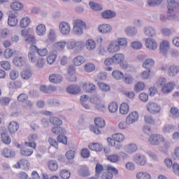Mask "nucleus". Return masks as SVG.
Wrapping results in <instances>:
<instances>
[{
    "label": "nucleus",
    "mask_w": 179,
    "mask_h": 179,
    "mask_svg": "<svg viewBox=\"0 0 179 179\" xmlns=\"http://www.w3.org/2000/svg\"><path fill=\"white\" fill-rule=\"evenodd\" d=\"M134 162L136 164L145 166V164H146V158L143 155L137 154L134 157Z\"/></svg>",
    "instance_id": "nucleus-16"
},
{
    "label": "nucleus",
    "mask_w": 179,
    "mask_h": 179,
    "mask_svg": "<svg viewBox=\"0 0 179 179\" xmlns=\"http://www.w3.org/2000/svg\"><path fill=\"white\" fill-rule=\"evenodd\" d=\"M89 149L95 152H101L103 150V145L99 143H92L89 144Z\"/></svg>",
    "instance_id": "nucleus-23"
},
{
    "label": "nucleus",
    "mask_w": 179,
    "mask_h": 179,
    "mask_svg": "<svg viewBox=\"0 0 179 179\" xmlns=\"http://www.w3.org/2000/svg\"><path fill=\"white\" fill-rule=\"evenodd\" d=\"M145 45L149 50H156L157 48V42L152 38H147L145 41Z\"/></svg>",
    "instance_id": "nucleus-19"
},
{
    "label": "nucleus",
    "mask_w": 179,
    "mask_h": 179,
    "mask_svg": "<svg viewBox=\"0 0 179 179\" xmlns=\"http://www.w3.org/2000/svg\"><path fill=\"white\" fill-rule=\"evenodd\" d=\"M87 27L86 22L81 20H75L73 22V32L74 34H83V30Z\"/></svg>",
    "instance_id": "nucleus-2"
},
{
    "label": "nucleus",
    "mask_w": 179,
    "mask_h": 179,
    "mask_svg": "<svg viewBox=\"0 0 179 179\" xmlns=\"http://www.w3.org/2000/svg\"><path fill=\"white\" fill-rule=\"evenodd\" d=\"M120 113H129V105L125 102L120 104Z\"/></svg>",
    "instance_id": "nucleus-59"
},
{
    "label": "nucleus",
    "mask_w": 179,
    "mask_h": 179,
    "mask_svg": "<svg viewBox=\"0 0 179 179\" xmlns=\"http://www.w3.org/2000/svg\"><path fill=\"white\" fill-rule=\"evenodd\" d=\"M48 167L51 171H57L58 170V163L57 161L50 160L48 162Z\"/></svg>",
    "instance_id": "nucleus-44"
},
{
    "label": "nucleus",
    "mask_w": 179,
    "mask_h": 179,
    "mask_svg": "<svg viewBox=\"0 0 179 179\" xmlns=\"http://www.w3.org/2000/svg\"><path fill=\"white\" fill-rule=\"evenodd\" d=\"M1 141L3 143H5L6 145H10V137L5 133L1 134Z\"/></svg>",
    "instance_id": "nucleus-56"
},
{
    "label": "nucleus",
    "mask_w": 179,
    "mask_h": 179,
    "mask_svg": "<svg viewBox=\"0 0 179 179\" xmlns=\"http://www.w3.org/2000/svg\"><path fill=\"white\" fill-rule=\"evenodd\" d=\"M57 51L52 50L50 52L49 55L47 57V62L49 64V65H52L55 61H57Z\"/></svg>",
    "instance_id": "nucleus-18"
},
{
    "label": "nucleus",
    "mask_w": 179,
    "mask_h": 179,
    "mask_svg": "<svg viewBox=\"0 0 179 179\" xmlns=\"http://www.w3.org/2000/svg\"><path fill=\"white\" fill-rule=\"evenodd\" d=\"M10 34V31L8 29H3L0 30V37L1 38H6Z\"/></svg>",
    "instance_id": "nucleus-64"
},
{
    "label": "nucleus",
    "mask_w": 179,
    "mask_h": 179,
    "mask_svg": "<svg viewBox=\"0 0 179 179\" xmlns=\"http://www.w3.org/2000/svg\"><path fill=\"white\" fill-rule=\"evenodd\" d=\"M167 9H168V13L170 15L172 13L174 12V9L177 8V2L174 0H167Z\"/></svg>",
    "instance_id": "nucleus-20"
},
{
    "label": "nucleus",
    "mask_w": 179,
    "mask_h": 179,
    "mask_svg": "<svg viewBox=\"0 0 179 179\" xmlns=\"http://www.w3.org/2000/svg\"><path fill=\"white\" fill-rule=\"evenodd\" d=\"M18 130H19V124L17 122L13 121L10 122L8 125V131L10 134H15L17 132Z\"/></svg>",
    "instance_id": "nucleus-21"
},
{
    "label": "nucleus",
    "mask_w": 179,
    "mask_h": 179,
    "mask_svg": "<svg viewBox=\"0 0 179 179\" xmlns=\"http://www.w3.org/2000/svg\"><path fill=\"white\" fill-rule=\"evenodd\" d=\"M136 150H138V145H136V144H129L126 148V152L127 153H129L130 155L134 153V152H136Z\"/></svg>",
    "instance_id": "nucleus-50"
},
{
    "label": "nucleus",
    "mask_w": 179,
    "mask_h": 179,
    "mask_svg": "<svg viewBox=\"0 0 179 179\" xmlns=\"http://www.w3.org/2000/svg\"><path fill=\"white\" fill-rule=\"evenodd\" d=\"M49 120L52 125H55L56 127H61L62 125V121L58 117H50Z\"/></svg>",
    "instance_id": "nucleus-40"
},
{
    "label": "nucleus",
    "mask_w": 179,
    "mask_h": 179,
    "mask_svg": "<svg viewBox=\"0 0 179 179\" xmlns=\"http://www.w3.org/2000/svg\"><path fill=\"white\" fill-rule=\"evenodd\" d=\"M98 87H99V89H101V90H102L103 92H110V85L104 83H101L99 82L97 83Z\"/></svg>",
    "instance_id": "nucleus-53"
},
{
    "label": "nucleus",
    "mask_w": 179,
    "mask_h": 179,
    "mask_svg": "<svg viewBox=\"0 0 179 179\" xmlns=\"http://www.w3.org/2000/svg\"><path fill=\"white\" fill-rule=\"evenodd\" d=\"M10 8L13 10L19 11L23 9V4L20 2L14 1L11 3Z\"/></svg>",
    "instance_id": "nucleus-37"
},
{
    "label": "nucleus",
    "mask_w": 179,
    "mask_h": 179,
    "mask_svg": "<svg viewBox=\"0 0 179 179\" xmlns=\"http://www.w3.org/2000/svg\"><path fill=\"white\" fill-rule=\"evenodd\" d=\"M145 90V83L142 82L137 83L134 86L135 92H142Z\"/></svg>",
    "instance_id": "nucleus-61"
},
{
    "label": "nucleus",
    "mask_w": 179,
    "mask_h": 179,
    "mask_svg": "<svg viewBox=\"0 0 179 179\" xmlns=\"http://www.w3.org/2000/svg\"><path fill=\"white\" fill-rule=\"evenodd\" d=\"M90 100L93 104H100L101 103V98L97 94L91 96Z\"/></svg>",
    "instance_id": "nucleus-58"
},
{
    "label": "nucleus",
    "mask_w": 179,
    "mask_h": 179,
    "mask_svg": "<svg viewBox=\"0 0 179 179\" xmlns=\"http://www.w3.org/2000/svg\"><path fill=\"white\" fill-rule=\"evenodd\" d=\"M166 83H167V78L164 77L159 78L156 82V85L157 87H163V86H165Z\"/></svg>",
    "instance_id": "nucleus-55"
},
{
    "label": "nucleus",
    "mask_w": 179,
    "mask_h": 179,
    "mask_svg": "<svg viewBox=\"0 0 179 179\" xmlns=\"http://www.w3.org/2000/svg\"><path fill=\"white\" fill-rule=\"evenodd\" d=\"M98 30L99 33H102L103 34H107V33H110L113 28L111 25L108 24H102L99 26Z\"/></svg>",
    "instance_id": "nucleus-15"
},
{
    "label": "nucleus",
    "mask_w": 179,
    "mask_h": 179,
    "mask_svg": "<svg viewBox=\"0 0 179 179\" xmlns=\"http://www.w3.org/2000/svg\"><path fill=\"white\" fill-rule=\"evenodd\" d=\"M145 34L148 37H153L156 34V30L150 27H145Z\"/></svg>",
    "instance_id": "nucleus-48"
},
{
    "label": "nucleus",
    "mask_w": 179,
    "mask_h": 179,
    "mask_svg": "<svg viewBox=\"0 0 179 179\" xmlns=\"http://www.w3.org/2000/svg\"><path fill=\"white\" fill-rule=\"evenodd\" d=\"M107 142L108 143V145H110V146H115L116 149H121L122 148V145L121 143L117 144V141H115V140H114V138H111L110 137H108L107 138Z\"/></svg>",
    "instance_id": "nucleus-45"
},
{
    "label": "nucleus",
    "mask_w": 179,
    "mask_h": 179,
    "mask_svg": "<svg viewBox=\"0 0 179 179\" xmlns=\"http://www.w3.org/2000/svg\"><path fill=\"white\" fill-rule=\"evenodd\" d=\"M94 124L97 128H104L106 127V120L101 117H96L94 119Z\"/></svg>",
    "instance_id": "nucleus-35"
},
{
    "label": "nucleus",
    "mask_w": 179,
    "mask_h": 179,
    "mask_svg": "<svg viewBox=\"0 0 179 179\" xmlns=\"http://www.w3.org/2000/svg\"><path fill=\"white\" fill-rule=\"evenodd\" d=\"M16 54V50H13L12 48H6L3 52V57L6 59H9V58H12L13 55Z\"/></svg>",
    "instance_id": "nucleus-29"
},
{
    "label": "nucleus",
    "mask_w": 179,
    "mask_h": 179,
    "mask_svg": "<svg viewBox=\"0 0 179 179\" xmlns=\"http://www.w3.org/2000/svg\"><path fill=\"white\" fill-rule=\"evenodd\" d=\"M67 93L70 94H78L80 93V87L78 85H70L66 89Z\"/></svg>",
    "instance_id": "nucleus-22"
},
{
    "label": "nucleus",
    "mask_w": 179,
    "mask_h": 179,
    "mask_svg": "<svg viewBox=\"0 0 179 179\" xmlns=\"http://www.w3.org/2000/svg\"><path fill=\"white\" fill-rule=\"evenodd\" d=\"M160 69L162 72H167L169 76H176L179 73V67L176 65L168 66L167 64H163Z\"/></svg>",
    "instance_id": "nucleus-3"
},
{
    "label": "nucleus",
    "mask_w": 179,
    "mask_h": 179,
    "mask_svg": "<svg viewBox=\"0 0 179 179\" xmlns=\"http://www.w3.org/2000/svg\"><path fill=\"white\" fill-rule=\"evenodd\" d=\"M29 165L30 164L28 160L21 159L17 162L16 164L13 165V167H15V169H23L24 170H27V169H29Z\"/></svg>",
    "instance_id": "nucleus-13"
},
{
    "label": "nucleus",
    "mask_w": 179,
    "mask_h": 179,
    "mask_svg": "<svg viewBox=\"0 0 179 179\" xmlns=\"http://www.w3.org/2000/svg\"><path fill=\"white\" fill-rule=\"evenodd\" d=\"M8 23L9 26L15 27L18 23L17 14L13 11H10L8 15Z\"/></svg>",
    "instance_id": "nucleus-8"
},
{
    "label": "nucleus",
    "mask_w": 179,
    "mask_h": 179,
    "mask_svg": "<svg viewBox=\"0 0 179 179\" xmlns=\"http://www.w3.org/2000/svg\"><path fill=\"white\" fill-rule=\"evenodd\" d=\"M174 89H176V83L171 81L164 85L161 89V92L164 94H169V93H171Z\"/></svg>",
    "instance_id": "nucleus-6"
},
{
    "label": "nucleus",
    "mask_w": 179,
    "mask_h": 179,
    "mask_svg": "<svg viewBox=\"0 0 179 179\" xmlns=\"http://www.w3.org/2000/svg\"><path fill=\"white\" fill-rule=\"evenodd\" d=\"M84 69L87 73H91V72H94V71H95L96 65L93 63L88 62L85 64Z\"/></svg>",
    "instance_id": "nucleus-34"
},
{
    "label": "nucleus",
    "mask_w": 179,
    "mask_h": 179,
    "mask_svg": "<svg viewBox=\"0 0 179 179\" xmlns=\"http://www.w3.org/2000/svg\"><path fill=\"white\" fill-rule=\"evenodd\" d=\"M112 76L116 80H121L124 78V73L119 70H115L112 72Z\"/></svg>",
    "instance_id": "nucleus-39"
},
{
    "label": "nucleus",
    "mask_w": 179,
    "mask_h": 179,
    "mask_svg": "<svg viewBox=\"0 0 179 179\" xmlns=\"http://www.w3.org/2000/svg\"><path fill=\"white\" fill-rule=\"evenodd\" d=\"M85 47L88 51H93L96 48V42L93 39H88L85 43Z\"/></svg>",
    "instance_id": "nucleus-28"
},
{
    "label": "nucleus",
    "mask_w": 179,
    "mask_h": 179,
    "mask_svg": "<svg viewBox=\"0 0 179 179\" xmlns=\"http://www.w3.org/2000/svg\"><path fill=\"white\" fill-rule=\"evenodd\" d=\"M85 62H86V59H85V57L82 55L76 56L73 59L74 66H80V65H83Z\"/></svg>",
    "instance_id": "nucleus-17"
},
{
    "label": "nucleus",
    "mask_w": 179,
    "mask_h": 179,
    "mask_svg": "<svg viewBox=\"0 0 179 179\" xmlns=\"http://www.w3.org/2000/svg\"><path fill=\"white\" fill-rule=\"evenodd\" d=\"M31 50H34V51H36V53L40 57H45L48 54V50L47 48H38L36 45H31L30 47Z\"/></svg>",
    "instance_id": "nucleus-14"
},
{
    "label": "nucleus",
    "mask_w": 179,
    "mask_h": 179,
    "mask_svg": "<svg viewBox=\"0 0 179 179\" xmlns=\"http://www.w3.org/2000/svg\"><path fill=\"white\" fill-rule=\"evenodd\" d=\"M33 73L31 71L30 69H24L21 73V77L22 78V79L27 80L28 79H30Z\"/></svg>",
    "instance_id": "nucleus-42"
},
{
    "label": "nucleus",
    "mask_w": 179,
    "mask_h": 179,
    "mask_svg": "<svg viewBox=\"0 0 179 179\" xmlns=\"http://www.w3.org/2000/svg\"><path fill=\"white\" fill-rule=\"evenodd\" d=\"M110 113H117L118 111V103L117 102H111L108 105Z\"/></svg>",
    "instance_id": "nucleus-49"
},
{
    "label": "nucleus",
    "mask_w": 179,
    "mask_h": 179,
    "mask_svg": "<svg viewBox=\"0 0 179 179\" xmlns=\"http://www.w3.org/2000/svg\"><path fill=\"white\" fill-rule=\"evenodd\" d=\"M66 47V42L65 41H59L54 44V48L57 50V51H62L65 50Z\"/></svg>",
    "instance_id": "nucleus-36"
},
{
    "label": "nucleus",
    "mask_w": 179,
    "mask_h": 179,
    "mask_svg": "<svg viewBox=\"0 0 179 179\" xmlns=\"http://www.w3.org/2000/svg\"><path fill=\"white\" fill-rule=\"evenodd\" d=\"M1 155L4 157L8 158V157H15L16 154H15V151L10 150V149L4 148L2 150Z\"/></svg>",
    "instance_id": "nucleus-27"
},
{
    "label": "nucleus",
    "mask_w": 179,
    "mask_h": 179,
    "mask_svg": "<svg viewBox=\"0 0 179 179\" xmlns=\"http://www.w3.org/2000/svg\"><path fill=\"white\" fill-rule=\"evenodd\" d=\"M113 139L115 141L116 143H117V145H120L122 141H124L125 136H124V134H115L112 136Z\"/></svg>",
    "instance_id": "nucleus-38"
},
{
    "label": "nucleus",
    "mask_w": 179,
    "mask_h": 179,
    "mask_svg": "<svg viewBox=\"0 0 179 179\" xmlns=\"http://www.w3.org/2000/svg\"><path fill=\"white\" fill-rule=\"evenodd\" d=\"M31 22V20H30V18L25 17L21 20L20 22V27H22V29H24V27H27V26L30 24Z\"/></svg>",
    "instance_id": "nucleus-47"
},
{
    "label": "nucleus",
    "mask_w": 179,
    "mask_h": 179,
    "mask_svg": "<svg viewBox=\"0 0 179 179\" xmlns=\"http://www.w3.org/2000/svg\"><path fill=\"white\" fill-rule=\"evenodd\" d=\"M117 44L119 45V47H127L128 45V40L125 38H119L116 41Z\"/></svg>",
    "instance_id": "nucleus-52"
},
{
    "label": "nucleus",
    "mask_w": 179,
    "mask_h": 179,
    "mask_svg": "<svg viewBox=\"0 0 179 179\" xmlns=\"http://www.w3.org/2000/svg\"><path fill=\"white\" fill-rule=\"evenodd\" d=\"M101 16L103 19H112V17H115V13H114V11L107 10L101 13Z\"/></svg>",
    "instance_id": "nucleus-31"
},
{
    "label": "nucleus",
    "mask_w": 179,
    "mask_h": 179,
    "mask_svg": "<svg viewBox=\"0 0 179 179\" xmlns=\"http://www.w3.org/2000/svg\"><path fill=\"white\" fill-rule=\"evenodd\" d=\"M49 80L51 83H61L62 76L59 74H51L49 76Z\"/></svg>",
    "instance_id": "nucleus-24"
},
{
    "label": "nucleus",
    "mask_w": 179,
    "mask_h": 179,
    "mask_svg": "<svg viewBox=\"0 0 179 179\" xmlns=\"http://www.w3.org/2000/svg\"><path fill=\"white\" fill-rule=\"evenodd\" d=\"M66 48L67 50H76V41L73 39L69 40L68 43H66Z\"/></svg>",
    "instance_id": "nucleus-60"
},
{
    "label": "nucleus",
    "mask_w": 179,
    "mask_h": 179,
    "mask_svg": "<svg viewBox=\"0 0 179 179\" xmlns=\"http://www.w3.org/2000/svg\"><path fill=\"white\" fill-rule=\"evenodd\" d=\"M125 33L128 34V36H135L138 33V31L135 29V27H127L125 29Z\"/></svg>",
    "instance_id": "nucleus-63"
},
{
    "label": "nucleus",
    "mask_w": 179,
    "mask_h": 179,
    "mask_svg": "<svg viewBox=\"0 0 179 179\" xmlns=\"http://www.w3.org/2000/svg\"><path fill=\"white\" fill-rule=\"evenodd\" d=\"M41 92H43V93H53V92H55L57 90V87L55 86L50 85V86H45V85H41L40 87Z\"/></svg>",
    "instance_id": "nucleus-26"
},
{
    "label": "nucleus",
    "mask_w": 179,
    "mask_h": 179,
    "mask_svg": "<svg viewBox=\"0 0 179 179\" xmlns=\"http://www.w3.org/2000/svg\"><path fill=\"white\" fill-rule=\"evenodd\" d=\"M153 65H155V60L152 59H147L143 64V68L150 71V69L152 68V66H153Z\"/></svg>",
    "instance_id": "nucleus-33"
},
{
    "label": "nucleus",
    "mask_w": 179,
    "mask_h": 179,
    "mask_svg": "<svg viewBox=\"0 0 179 179\" xmlns=\"http://www.w3.org/2000/svg\"><path fill=\"white\" fill-rule=\"evenodd\" d=\"M35 62L36 68H38L40 69H41V68H44V66H45V59L43 57L38 58Z\"/></svg>",
    "instance_id": "nucleus-51"
},
{
    "label": "nucleus",
    "mask_w": 179,
    "mask_h": 179,
    "mask_svg": "<svg viewBox=\"0 0 179 179\" xmlns=\"http://www.w3.org/2000/svg\"><path fill=\"white\" fill-rule=\"evenodd\" d=\"M120 50H121V48H120V45H117V41H111L108 46V52L110 54L118 52Z\"/></svg>",
    "instance_id": "nucleus-10"
},
{
    "label": "nucleus",
    "mask_w": 179,
    "mask_h": 179,
    "mask_svg": "<svg viewBox=\"0 0 179 179\" xmlns=\"http://www.w3.org/2000/svg\"><path fill=\"white\" fill-rule=\"evenodd\" d=\"M176 129V126L173 124H165L162 128V131L164 134H171V132H174Z\"/></svg>",
    "instance_id": "nucleus-32"
},
{
    "label": "nucleus",
    "mask_w": 179,
    "mask_h": 179,
    "mask_svg": "<svg viewBox=\"0 0 179 179\" xmlns=\"http://www.w3.org/2000/svg\"><path fill=\"white\" fill-rule=\"evenodd\" d=\"M139 120V115L138 113H131L126 118V124L131 125L136 122Z\"/></svg>",
    "instance_id": "nucleus-9"
},
{
    "label": "nucleus",
    "mask_w": 179,
    "mask_h": 179,
    "mask_svg": "<svg viewBox=\"0 0 179 179\" xmlns=\"http://www.w3.org/2000/svg\"><path fill=\"white\" fill-rule=\"evenodd\" d=\"M59 29L60 33L64 36H68L71 33V25L65 21L60 22Z\"/></svg>",
    "instance_id": "nucleus-4"
},
{
    "label": "nucleus",
    "mask_w": 179,
    "mask_h": 179,
    "mask_svg": "<svg viewBox=\"0 0 179 179\" xmlns=\"http://www.w3.org/2000/svg\"><path fill=\"white\" fill-rule=\"evenodd\" d=\"M170 50V42L168 40H162L159 44V52L163 55H166V52H169Z\"/></svg>",
    "instance_id": "nucleus-7"
},
{
    "label": "nucleus",
    "mask_w": 179,
    "mask_h": 179,
    "mask_svg": "<svg viewBox=\"0 0 179 179\" xmlns=\"http://www.w3.org/2000/svg\"><path fill=\"white\" fill-rule=\"evenodd\" d=\"M10 89H20L22 87V82L14 81L11 82L9 85Z\"/></svg>",
    "instance_id": "nucleus-62"
},
{
    "label": "nucleus",
    "mask_w": 179,
    "mask_h": 179,
    "mask_svg": "<svg viewBox=\"0 0 179 179\" xmlns=\"http://www.w3.org/2000/svg\"><path fill=\"white\" fill-rule=\"evenodd\" d=\"M122 79L126 85H131L134 82L132 76L128 73H125L124 75L123 74V78Z\"/></svg>",
    "instance_id": "nucleus-41"
},
{
    "label": "nucleus",
    "mask_w": 179,
    "mask_h": 179,
    "mask_svg": "<svg viewBox=\"0 0 179 179\" xmlns=\"http://www.w3.org/2000/svg\"><path fill=\"white\" fill-rule=\"evenodd\" d=\"M33 149L31 148H23L20 150V152L22 155V156H31L33 155Z\"/></svg>",
    "instance_id": "nucleus-46"
},
{
    "label": "nucleus",
    "mask_w": 179,
    "mask_h": 179,
    "mask_svg": "<svg viewBox=\"0 0 179 179\" xmlns=\"http://www.w3.org/2000/svg\"><path fill=\"white\" fill-rule=\"evenodd\" d=\"M89 5L92 10H103V7L97 3L90 1Z\"/></svg>",
    "instance_id": "nucleus-57"
},
{
    "label": "nucleus",
    "mask_w": 179,
    "mask_h": 179,
    "mask_svg": "<svg viewBox=\"0 0 179 179\" xmlns=\"http://www.w3.org/2000/svg\"><path fill=\"white\" fill-rule=\"evenodd\" d=\"M13 62L16 66H22L24 64L25 60L24 57H15Z\"/></svg>",
    "instance_id": "nucleus-43"
},
{
    "label": "nucleus",
    "mask_w": 179,
    "mask_h": 179,
    "mask_svg": "<svg viewBox=\"0 0 179 179\" xmlns=\"http://www.w3.org/2000/svg\"><path fill=\"white\" fill-rule=\"evenodd\" d=\"M147 110L149 113H160L162 108L157 103H148L147 104Z\"/></svg>",
    "instance_id": "nucleus-12"
},
{
    "label": "nucleus",
    "mask_w": 179,
    "mask_h": 179,
    "mask_svg": "<svg viewBox=\"0 0 179 179\" xmlns=\"http://www.w3.org/2000/svg\"><path fill=\"white\" fill-rule=\"evenodd\" d=\"M107 160L110 162V163H118L121 157L118 155L112 154L106 156Z\"/></svg>",
    "instance_id": "nucleus-30"
},
{
    "label": "nucleus",
    "mask_w": 179,
    "mask_h": 179,
    "mask_svg": "<svg viewBox=\"0 0 179 179\" xmlns=\"http://www.w3.org/2000/svg\"><path fill=\"white\" fill-rule=\"evenodd\" d=\"M137 179H151L150 174L146 172H140L136 174Z\"/></svg>",
    "instance_id": "nucleus-54"
},
{
    "label": "nucleus",
    "mask_w": 179,
    "mask_h": 179,
    "mask_svg": "<svg viewBox=\"0 0 179 179\" xmlns=\"http://www.w3.org/2000/svg\"><path fill=\"white\" fill-rule=\"evenodd\" d=\"M164 141V137L160 134H152L150 136L149 142L153 146L159 145L161 142Z\"/></svg>",
    "instance_id": "nucleus-5"
},
{
    "label": "nucleus",
    "mask_w": 179,
    "mask_h": 179,
    "mask_svg": "<svg viewBox=\"0 0 179 179\" xmlns=\"http://www.w3.org/2000/svg\"><path fill=\"white\" fill-rule=\"evenodd\" d=\"M106 66L111 65H120L122 69H127L129 64L125 62V55L123 53H115L112 57L106 58L104 60Z\"/></svg>",
    "instance_id": "nucleus-1"
},
{
    "label": "nucleus",
    "mask_w": 179,
    "mask_h": 179,
    "mask_svg": "<svg viewBox=\"0 0 179 179\" xmlns=\"http://www.w3.org/2000/svg\"><path fill=\"white\" fill-rule=\"evenodd\" d=\"M46 32L47 29L45 28V25L40 24L36 27V33L38 36H44Z\"/></svg>",
    "instance_id": "nucleus-25"
},
{
    "label": "nucleus",
    "mask_w": 179,
    "mask_h": 179,
    "mask_svg": "<svg viewBox=\"0 0 179 179\" xmlns=\"http://www.w3.org/2000/svg\"><path fill=\"white\" fill-rule=\"evenodd\" d=\"M83 89L86 93H95L96 90V85L92 83H85L83 85Z\"/></svg>",
    "instance_id": "nucleus-11"
}]
</instances>
